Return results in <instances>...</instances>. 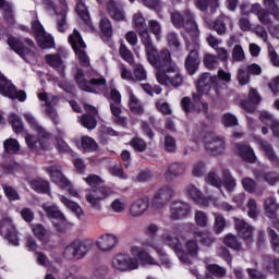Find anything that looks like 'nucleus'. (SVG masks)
Masks as SVG:
<instances>
[{
	"mask_svg": "<svg viewBox=\"0 0 279 279\" xmlns=\"http://www.w3.org/2000/svg\"><path fill=\"white\" fill-rule=\"evenodd\" d=\"M232 60L234 62H243L245 60V51L241 45H235L232 50Z\"/></svg>",
	"mask_w": 279,
	"mask_h": 279,
	"instance_id": "obj_58",
	"label": "nucleus"
},
{
	"mask_svg": "<svg viewBox=\"0 0 279 279\" xmlns=\"http://www.w3.org/2000/svg\"><path fill=\"white\" fill-rule=\"evenodd\" d=\"M161 241L165 245H168L173 250L179 260L184 265H191V257L197 258V252H199V245L197 242L195 240H187L185 243L186 251H184V244H182L180 239L175 236V230H168L162 233Z\"/></svg>",
	"mask_w": 279,
	"mask_h": 279,
	"instance_id": "obj_2",
	"label": "nucleus"
},
{
	"mask_svg": "<svg viewBox=\"0 0 279 279\" xmlns=\"http://www.w3.org/2000/svg\"><path fill=\"white\" fill-rule=\"evenodd\" d=\"M259 119L262 122H264L266 125H270L274 136H279V122L274 119V116L267 111H262Z\"/></svg>",
	"mask_w": 279,
	"mask_h": 279,
	"instance_id": "obj_33",
	"label": "nucleus"
},
{
	"mask_svg": "<svg viewBox=\"0 0 279 279\" xmlns=\"http://www.w3.org/2000/svg\"><path fill=\"white\" fill-rule=\"evenodd\" d=\"M75 82L78 84L82 90H86V93H97L99 88L106 86V78H94L89 82L84 78V72L80 69L76 70Z\"/></svg>",
	"mask_w": 279,
	"mask_h": 279,
	"instance_id": "obj_13",
	"label": "nucleus"
},
{
	"mask_svg": "<svg viewBox=\"0 0 279 279\" xmlns=\"http://www.w3.org/2000/svg\"><path fill=\"white\" fill-rule=\"evenodd\" d=\"M235 149L241 158H243V160L246 162H256V155L254 154V149H252V147L238 144L235 145Z\"/></svg>",
	"mask_w": 279,
	"mask_h": 279,
	"instance_id": "obj_34",
	"label": "nucleus"
},
{
	"mask_svg": "<svg viewBox=\"0 0 279 279\" xmlns=\"http://www.w3.org/2000/svg\"><path fill=\"white\" fill-rule=\"evenodd\" d=\"M130 145L135 149V151H145V149H147V144L141 137H133L130 141Z\"/></svg>",
	"mask_w": 279,
	"mask_h": 279,
	"instance_id": "obj_57",
	"label": "nucleus"
},
{
	"mask_svg": "<svg viewBox=\"0 0 279 279\" xmlns=\"http://www.w3.org/2000/svg\"><path fill=\"white\" fill-rule=\"evenodd\" d=\"M148 28L149 32H151V34L155 35L156 40H162V25H160V22L156 20H149Z\"/></svg>",
	"mask_w": 279,
	"mask_h": 279,
	"instance_id": "obj_45",
	"label": "nucleus"
},
{
	"mask_svg": "<svg viewBox=\"0 0 279 279\" xmlns=\"http://www.w3.org/2000/svg\"><path fill=\"white\" fill-rule=\"evenodd\" d=\"M144 47L149 64L153 65L154 69H157V71L167 73L171 66H175V63L171 61V52L169 49L158 51L153 40L144 44Z\"/></svg>",
	"mask_w": 279,
	"mask_h": 279,
	"instance_id": "obj_3",
	"label": "nucleus"
},
{
	"mask_svg": "<svg viewBox=\"0 0 279 279\" xmlns=\"http://www.w3.org/2000/svg\"><path fill=\"white\" fill-rule=\"evenodd\" d=\"M41 208L44 213H46V217H48V219H52V223L58 228V230H64V228L69 226V220H66L64 214H62L54 204L44 203L41 204Z\"/></svg>",
	"mask_w": 279,
	"mask_h": 279,
	"instance_id": "obj_11",
	"label": "nucleus"
},
{
	"mask_svg": "<svg viewBox=\"0 0 279 279\" xmlns=\"http://www.w3.org/2000/svg\"><path fill=\"white\" fill-rule=\"evenodd\" d=\"M109 210H111L112 213H125V201L121 199V198H116L111 202V204L109 205Z\"/></svg>",
	"mask_w": 279,
	"mask_h": 279,
	"instance_id": "obj_52",
	"label": "nucleus"
},
{
	"mask_svg": "<svg viewBox=\"0 0 279 279\" xmlns=\"http://www.w3.org/2000/svg\"><path fill=\"white\" fill-rule=\"evenodd\" d=\"M29 186L36 193H43V194L49 195L50 197H53L51 195V187L49 186V182H47L43 179L31 180L29 181Z\"/></svg>",
	"mask_w": 279,
	"mask_h": 279,
	"instance_id": "obj_29",
	"label": "nucleus"
},
{
	"mask_svg": "<svg viewBox=\"0 0 279 279\" xmlns=\"http://www.w3.org/2000/svg\"><path fill=\"white\" fill-rule=\"evenodd\" d=\"M257 145H259L260 149H263L269 160H271V162H274V165H277L278 167L279 159L278 156H276V153H274V148H271V145L263 140H257Z\"/></svg>",
	"mask_w": 279,
	"mask_h": 279,
	"instance_id": "obj_39",
	"label": "nucleus"
},
{
	"mask_svg": "<svg viewBox=\"0 0 279 279\" xmlns=\"http://www.w3.org/2000/svg\"><path fill=\"white\" fill-rule=\"evenodd\" d=\"M110 195H112V190H110V187L100 186L88 190L85 195V199L86 202H88L92 208H95L96 210H101V202H104V199H107V197H110Z\"/></svg>",
	"mask_w": 279,
	"mask_h": 279,
	"instance_id": "obj_10",
	"label": "nucleus"
},
{
	"mask_svg": "<svg viewBox=\"0 0 279 279\" xmlns=\"http://www.w3.org/2000/svg\"><path fill=\"white\" fill-rule=\"evenodd\" d=\"M133 24L138 33L142 45H146L147 43L151 41V35H149V29H147V24L145 23V17H143V14L135 13L133 15Z\"/></svg>",
	"mask_w": 279,
	"mask_h": 279,
	"instance_id": "obj_17",
	"label": "nucleus"
},
{
	"mask_svg": "<svg viewBox=\"0 0 279 279\" xmlns=\"http://www.w3.org/2000/svg\"><path fill=\"white\" fill-rule=\"evenodd\" d=\"M147 208H149V201L147 198H140L131 205L130 215L132 217H141L147 213Z\"/></svg>",
	"mask_w": 279,
	"mask_h": 279,
	"instance_id": "obj_28",
	"label": "nucleus"
},
{
	"mask_svg": "<svg viewBox=\"0 0 279 279\" xmlns=\"http://www.w3.org/2000/svg\"><path fill=\"white\" fill-rule=\"evenodd\" d=\"M133 73L134 82H145L147 80V71L142 64H135Z\"/></svg>",
	"mask_w": 279,
	"mask_h": 279,
	"instance_id": "obj_50",
	"label": "nucleus"
},
{
	"mask_svg": "<svg viewBox=\"0 0 279 279\" xmlns=\"http://www.w3.org/2000/svg\"><path fill=\"white\" fill-rule=\"evenodd\" d=\"M175 195V191L171 186L161 187L155 195L153 204L155 208H162L171 197Z\"/></svg>",
	"mask_w": 279,
	"mask_h": 279,
	"instance_id": "obj_22",
	"label": "nucleus"
},
{
	"mask_svg": "<svg viewBox=\"0 0 279 279\" xmlns=\"http://www.w3.org/2000/svg\"><path fill=\"white\" fill-rule=\"evenodd\" d=\"M199 68V52L192 50L185 60V69L190 75H195Z\"/></svg>",
	"mask_w": 279,
	"mask_h": 279,
	"instance_id": "obj_26",
	"label": "nucleus"
},
{
	"mask_svg": "<svg viewBox=\"0 0 279 279\" xmlns=\"http://www.w3.org/2000/svg\"><path fill=\"white\" fill-rule=\"evenodd\" d=\"M119 51H120L121 58L125 60V62H129V64H132V62H134V56L132 54V51L128 49V46H125L124 44H121Z\"/></svg>",
	"mask_w": 279,
	"mask_h": 279,
	"instance_id": "obj_62",
	"label": "nucleus"
},
{
	"mask_svg": "<svg viewBox=\"0 0 279 279\" xmlns=\"http://www.w3.org/2000/svg\"><path fill=\"white\" fill-rule=\"evenodd\" d=\"M59 199L63 204V206L74 213L78 219H82V217H84V210H82V207L77 203L66 198V196L64 195H59Z\"/></svg>",
	"mask_w": 279,
	"mask_h": 279,
	"instance_id": "obj_32",
	"label": "nucleus"
},
{
	"mask_svg": "<svg viewBox=\"0 0 279 279\" xmlns=\"http://www.w3.org/2000/svg\"><path fill=\"white\" fill-rule=\"evenodd\" d=\"M172 24L174 27H185V29L193 36L194 38H197L199 36V28L197 27V23H195V20L193 19V13L191 11L185 10L182 13L180 12H173L171 16Z\"/></svg>",
	"mask_w": 279,
	"mask_h": 279,
	"instance_id": "obj_5",
	"label": "nucleus"
},
{
	"mask_svg": "<svg viewBox=\"0 0 279 279\" xmlns=\"http://www.w3.org/2000/svg\"><path fill=\"white\" fill-rule=\"evenodd\" d=\"M225 245H228V247H231L232 250H241V243L236 241V236L233 234H227L223 240Z\"/></svg>",
	"mask_w": 279,
	"mask_h": 279,
	"instance_id": "obj_61",
	"label": "nucleus"
},
{
	"mask_svg": "<svg viewBox=\"0 0 279 279\" xmlns=\"http://www.w3.org/2000/svg\"><path fill=\"white\" fill-rule=\"evenodd\" d=\"M110 110L113 117V123L125 128L128 125V118L121 116V104H110Z\"/></svg>",
	"mask_w": 279,
	"mask_h": 279,
	"instance_id": "obj_35",
	"label": "nucleus"
},
{
	"mask_svg": "<svg viewBox=\"0 0 279 279\" xmlns=\"http://www.w3.org/2000/svg\"><path fill=\"white\" fill-rule=\"evenodd\" d=\"M223 185L229 193H233L236 189V180L230 174L229 170H222Z\"/></svg>",
	"mask_w": 279,
	"mask_h": 279,
	"instance_id": "obj_41",
	"label": "nucleus"
},
{
	"mask_svg": "<svg viewBox=\"0 0 279 279\" xmlns=\"http://www.w3.org/2000/svg\"><path fill=\"white\" fill-rule=\"evenodd\" d=\"M203 142L208 151L214 156H219L226 151V142L222 138L215 136L213 133H207L203 136Z\"/></svg>",
	"mask_w": 279,
	"mask_h": 279,
	"instance_id": "obj_16",
	"label": "nucleus"
},
{
	"mask_svg": "<svg viewBox=\"0 0 279 279\" xmlns=\"http://www.w3.org/2000/svg\"><path fill=\"white\" fill-rule=\"evenodd\" d=\"M264 267H266L268 271H276V274H279V259L266 257L264 259Z\"/></svg>",
	"mask_w": 279,
	"mask_h": 279,
	"instance_id": "obj_60",
	"label": "nucleus"
},
{
	"mask_svg": "<svg viewBox=\"0 0 279 279\" xmlns=\"http://www.w3.org/2000/svg\"><path fill=\"white\" fill-rule=\"evenodd\" d=\"M48 175L51 178L52 182L63 189L64 191H69L72 197H80V193L77 190L71 186V181L62 174V167L54 165V166H47L44 168Z\"/></svg>",
	"mask_w": 279,
	"mask_h": 279,
	"instance_id": "obj_6",
	"label": "nucleus"
},
{
	"mask_svg": "<svg viewBox=\"0 0 279 279\" xmlns=\"http://www.w3.org/2000/svg\"><path fill=\"white\" fill-rule=\"evenodd\" d=\"M186 171V166L183 163H172L170 165L168 171L165 173V179L167 182H171L173 180V177L182 175Z\"/></svg>",
	"mask_w": 279,
	"mask_h": 279,
	"instance_id": "obj_38",
	"label": "nucleus"
},
{
	"mask_svg": "<svg viewBox=\"0 0 279 279\" xmlns=\"http://www.w3.org/2000/svg\"><path fill=\"white\" fill-rule=\"evenodd\" d=\"M247 215L251 217V219H256L258 217V204L256 203V199L251 198L247 203Z\"/></svg>",
	"mask_w": 279,
	"mask_h": 279,
	"instance_id": "obj_64",
	"label": "nucleus"
},
{
	"mask_svg": "<svg viewBox=\"0 0 279 279\" xmlns=\"http://www.w3.org/2000/svg\"><path fill=\"white\" fill-rule=\"evenodd\" d=\"M3 149L7 154H17L21 151V144L16 138H8L3 142Z\"/></svg>",
	"mask_w": 279,
	"mask_h": 279,
	"instance_id": "obj_42",
	"label": "nucleus"
},
{
	"mask_svg": "<svg viewBox=\"0 0 279 279\" xmlns=\"http://www.w3.org/2000/svg\"><path fill=\"white\" fill-rule=\"evenodd\" d=\"M129 106L133 114H143L145 112V109L143 108L141 100H138V98L134 96V93L132 92H130L129 94Z\"/></svg>",
	"mask_w": 279,
	"mask_h": 279,
	"instance_id": "obj_40",
	"label": "nucleus"
},
{
	"mask_svg": "<svg viewBox=\"0 0 279 279\" xmlns=\"http://www.w3.org/2000/svg\"><path fill=\"white\" fill-rule=\"evenodd\" d=\"M84 109L86 114H83L80 120L82 126L87 130H95V128H97V108L90 105H85Z\"/></svg>",
	"mask_w": 279,
	"mask_h": 279,
	"instance_id": "obj_20",
	"label": "nucleus"
},
{
	"mask_svg": "<svg viewBox=\"0 0 279 279\" xmlns=\"http://www.w3.org/2000/svg\"><path fill=\"white\" fill-rule=\"evenodd\" d=\"M99 26H100V31L102 32L104 36H107V38L112 37V24H110V20L101 19Z\"/></svg>",
	"mask_w": 279,
	"mask_h": 279,
	"instance_id": "obj_56",
	"label": "nucleus"
},
{
	"mask_svg": "<svg viewBox=\"0 0 279 279\" xmlns=\"http://www.w3.org/2000/svg\"><path fill=\"white\" fill-rule=\"evenodd\" d=\"M194 221L199 228L208 227V215L203 210H196L194 213Z\"/></svg>",
	"mask_w": 279,
	"mask_h": 279,
	"instance_id": "obj_48",
	"label": "nucleus"
},
{
	"mask_svg": "<svg viewBox=\"0 0 279 279\" xmlns=\"http://www.w3.org/2000/svg\"><path fill=\"white\" fill-rule=\"evenodd\" d=\"M265 214L269 219H276V215L279 210V205L276 203V198L270 196L264 202Z\"/></svg>",
	"mask_w": 279,
	"mask_h": 279,
	"instance_id": "obj_36",
	"label": "nucleus"
},
{
	"mask_svg": "<svg viewBox=\"0 0 279 279\" xmlns=\"http://www.w3.org/2000/svg\"><path fill=\"white\" fill-rule=\"evenodd\" d=\"M156 80L161 86H169V84H171V86H182V82H184L178 65H171L167 72L157 71Z\"/></svg>",
	"mask_w": 279,
	"mask_h": 279,
	"instance_id": "obj_7",
	"label": "nucleus"
},
{
	"mask_svg": "<svg viewBox=\"0 0 279 279\" xmlns=\"http://www.w3.org/2000/svg\"><path fill=\"white\" fill-rule=\"evenodd\" d=\"M264 5L275 19H279V9L275 0H264Z\"/></svg>",
	"mask_w": 279,
	"mask_h": 279,
	"instance_id": "obj_63",
	"label": "nucleus"
},
{
	"mask_svg": "<svg viewBox=\"0 0 279 279\" xmlns=\"http://www.w3.org/2000/svg\"><path fill=\"white\" fill-rule=\"evenodd\" d=\"M38 99L45 102L47 114H49L52 121H56L58 119V113H56L53 106L58 104V97L44 92L38 94Z\"/></svg>",
	"mask_w": 279,
	"mask_h": 279,
	"instance_id": "obj_21",
	"label": "nucleus"
},
{
	"mask_svg": "<svg viewBox=\"0 0 279 279\" xmlns=\"http://www.w3.org/2000/svg\"><path fill=\"white\" fill-rule=\"evenodd\" d=\"M69 43L77 56L81 64L83 66H88L90 64V59L88 58V54H86V44L84 43V39H82V34L77 29L73 31V34L69 37Z\"/></svg>",
	"mask_w": 279,
	"mask_h": 279,
	"instance_id": "obj_9",
	"label": "nucleus"
},
{
	"mask_svg": "<svg viewBox=\"0 0 279 279\" xmlns=\"http://www.w3.org/2000/svg\"><path fill=\"white\" fill-rule=\"evenodd\" d=\"M36 38L41 49L53 47V37H51V35L47 34L46 32L40 33Z\"/></svg>",
	"mask_w": 279,
	"mask_h": 279,
	"instance_id": "obj_43",
	"label": "nucleus"
},
{
	"mask_svg": "<svg viewBox=\"0 0 279 279\" xmlns=\"http://www.w3.org/2000/svg\"><path fill=\"white\" fill-rule=\"evenodd\" d=\"M207 271L209 274H211V276H215L216 278H223V276H226V268H223L217 264L208 265Z\"/></svg>",
	"mask_w": 279,
	"mask_h": 279,
	"instance_id": "obj_53",
	"label": "nucleus"
},
{
	"mask_svg": "<svg viewBox=\"0 0 279 279\" xmlns=\"http://www.w3.org/2000/svg\"><path fill=\"white\" fill-rule=\"evenodd\" d=\"M45 60L47 64L56 69L60 75H64V62L59 54H46Z\"/></svg>",
	"mask_w": 279,
	"mask_h": 279,
	"instance_id": "obj_31",
	"label": "nucleus"
},
{
	"mask_svg": "<svg viewBox=\"0 0 279 279\" xmlns=\"http://www.w3.org/2000/svg\"><path fill=\"white\" fill-rule=\"evenodd\" d=\"M111 265L118 271H132L138 269V265H158V262L142 247L133 246L131 256L118 254L112 258Z\"/></svg>",
	"mask_w": 279,
	"mask_h": 279,
	"instance_id": "obj_1",
	"label": "nucleus"
},
{
	"mask_svg": "<svg viewBox=\"0 0 279 279\" xmlns=\"http://www.w3.org/2000/svg\"><path fill=\"white\" fill-rule=\"evenodd\" d=\"M187 195L197 204L198 206H209L210 198L204 197V194L199 189H197L195 185H187L186 187Z\"/></svg>",
	"mask_w": 279,
	"mask_h": 279,
	"instance_id": "obj_24",
	"label": "nucleus"
},
{
	"mask_svg": "<svg viewBox=\"0 0 279 279\" xmlns=\"http://www.w3.org/2000/svg\"><path fill=\"white\" fill-rule=\"evenodd\" d=\"M57 28L59 32H66V7H63V10L60 14L57 15Z\"/></svg>",
	"mask_w": 279,
	"mask_h": 279,
	"instance_id": "obj_51",
	"label": "nucleus"
},
{
	"mask_svg": "<svg viewBox=\"0 0 279 279\" xmlns=\"http://www.w3.org/2000/svg\"><path fill=\"white\" fill-rule=\"evenodd\" d=\"M257 104H260V95H258L256 89L251 88L248 92V99L243 100L241 106L246 112H254V108Z\"/></svg>",
	"mask_w": 279,
	"mask_h": 279,
	"instance_id": "obj_27",
	"label": "nucleus"
},
{
	"mask_svg": "<svg viewBox=\"0 0 279 279\" xmlns=\"http://www.w3.org/2000/svg\"><path fill=\"white\" fill-rule=\"evenodd\" d=\"M90 247L86 242L75 241L65 247L63 252L64 258L68 260H73V258H84L88 254Z\"/></svg>",
	"mask_w": 279,
	"mask_h": 279,
	"instance_id": "obj_14",
	"label": "nucleus"
},
{
	"mask_svg": "<svg viewBox=\"0 0 279 279\" xmlns=\"http://www.w3.org/2000/svg\"><path fill=\"white\" fill-rule=\"evenodd\" d=\"M0 234L4 236L15 247L20 245L19 236L16 235V228L12 221H1L0 222Z\"/></svg>",
	"mask_w": 279,
	"mask_h": 279,
	"instance_id": "obj_18",
	"label": "nucleus"
},
{
	"mask_svg": "<svg viewBox=\"0 0 279 279\" xmlns=\"http://www.w3.org/2000/svg\"><path fill=\"white\" fill-rule=\"evenodd\" d=\"M251 12L253 14H256L259 23H262V25H270L271 24V20L269 19V13H267L265 11V9H263V7H260V4H253L251 8Z\"/></svg>",
	"mask_w": 279,
	"mask_h": 279,
	"instance_id": "obj_37",
	"label": "nucleus"
},
{
	"mask_svg": "<svg viewBox=\"0 0 279 279\" xmlns=\"http://www.w3.org/2000/svg\"><path fill=\"white\" fill-rule=\"evenodd\" d=\"M196 8L201 10V12H206L208 8L215 10L219 8V0H196Z\"/></svg>",
	"mask_w": 279,
	"mask_h": 279,
	"instance_id": "obj_46",
	"label": "nucleus"
},
{
	"mask_svg": "<svg viewBox=\"0 0 279 279\" xmlns=\"http://www.w3.org/2000/svg\"><path fill=\"white\" fill-rule=\"evenodd\" d=\"M191 211V205L182 202H174L170 209L171 219H181V217H186Z\"/></svg>",
	"mask_w": 279,
	"mask_h": 279,
	"instance_id": "obj_25",
	"label": "nucleus"
},
{
	"mask_svg": "<svg viewBox=\"0 0 279 279\" xmlns=\"http://www.w3.org/2000/svg\"><path fill=\"white\" fill-rule=\"evenodd\" d=\"M0 95L9 97V99H17V101H25L27 94L24 90H16V87L8 78L0 80Z\"/></svg>",
	"mask_w": 279,
	"mask_h": 279,
	"instance_id": "obj_15",
	"label": "nucleus"
},
{
	"mask_svg": "<svg viewBox=\"0 0 279 279\" xmlns=\"http://www.w3.org/2000/svg\"><path fill=\"white\" fill-rule=\"evenodd\" d=\"M76 12H77L78 16H81V19H83V21L85 23H88V21L90 20V16L88 15V9L84 4V2H82V1L77 2Z\"/></svg>",
	"mask_w": 279,
	"mask_h": 279,
	"instance_id": "obj_59",
	"label": "nucleus"
},
{
	"mask_svg": "<svg viewBox=\"0 0 279 279\" xmlns=\"http://www.w3.org/2000/svg\"><path fill=\"white\" fill-rule=\"evenodd\" d=\"M2 189L5 197H8L10 202H17L21 199V195H19V192L12 185L5 184L2 186Z\"/></svg>",
	"mask_w": 279,
	"mask_h": 279,
	"instance_id": "obj_49",
	"label": "nucleus"
},
{
	"mask_svg": "<svg viewBox=\"0 0 279 279\" xmlns=\"http://www.w3.org/2000/svg\"><path fill=\"white\" fill-rule=\"evenodd\" d=\"M119 244V238L116 234L107 233L100 235L96 241V247L100 250V252H110L117 247Z\"/></svg>",
	"mask_w": 279,
	"mask_h": 279,
	"instance_id": "obj_19",
	"label": "nucleus"
},
{
	"mask_svg": "<svg viewBox=\"0 0 279 279\" xmlns=\"http://www.w3.org/2000/svg\"><path fill=\"white\" fill-rule=\"evenodd\" d=\"M8 45L17 56L23 58L25 62H36V46H34V41L27 39V46H25L22 40L15 37H9Z\"/></svg>",
	"mask_w": 279,
	"mask_h": 279,
	"instance_id": "obj_4",
	"label": "nucleus"
},
{
	"mask_svg": "<svg viewBox=\"0 0 279 279\" xmlns=\"http://www.w3.org/2000/svg\"><path fill=\"white\" fill-rule=\"evenodd\" d=\"M81 145H82V149L83 151L86 153H90V151H97V142H95V140H93V137L89 136H83L81 138Z\"/></svg>",
	"mask_w": 279,
	"mask_h": 279,
	"instance_id": "obj_44",
	"label": "nucleus"
},
{
	"mask_svg": "<svg viewBox=\"0 0 279 279\" xmlns=\"http://www.w3.org/2000/svg\"><path fill=\"white\" fill-rule=\"evenodd\" d=\"M25 143L27 145V147H29V149H38V145L40 147V136L38 135V138H36V136L29 134V133H25Z\"/></svg>",
	"mask_w": 279,
	"mask_h": 279,
	"instance_id": "obj_55",
	"label": "nucleus"
},
{
	"mask_svg": "<svg viewBox=\"0 0 279 279\" xmlns=\"http://www.w3.org/2000/svg\"><path fill=\"white\" fill-rule=\"evenodd\" d=\"M24 119L28 122L34 132H36L37 136H39L40 149H49V147H51V143H49L51 134L36 121V118H34L32 113H24Z\"/></svg>",
	"mask_w": 279,
	"mask_h": 279,
	"instance_id": "obj_12",
	"label": "nucleus"
},
{
	"mask_svg": "<svg viewBox=\"0 0 279 279\" xmlns=\"http://www.w3.org/2000/svg\"><path fill=\"white\" fill-rule=\"evenodd\" d=\"M10 123L12 125V130L15 134H22L25 131V126L23 124V120L16 114H11Z\"/></svg>",
	"mask_w": 279,
	"mask_h": 279,
	"instance_id": "obj_47",
	"label": "nucleus"
},
{
	"mask_svg": "<svg viewBox=\"0 0 279 279\" xmlns=\"http://www.w3.org/2000/svg\"><path fill=\"white\" fill-rule=\"evenodd\" d=\"M145 247H151V250L156 252L160 258L162 267H166L167 269L171 268V259H169V255H167V252H165V248H162V244H160L159 241L150 240L146 242Z\"/></svg>",
	"mask_w": 279,
	"mask_h": 279,
	"instance_id": "obj_23",
	"label": "nucleus"
},
{
	"mask_svg": "<svg viewBox=\"0 0 279 279\" xmlns=\"http://www.w3.org/2000/svg\"><path fill=\"white\" fill-rule=\"evenodd\" d=\"M215 217V232L216 234H221L223 230H226V218H223L220 214H214Z\"/></svg>",
	"mask_w": 279,
	"mask_h": 279,
	"instance_id": "obj_54",
	"label": "nucleus"
},
{
	"mask_svg": "<svg viewBox=\"0 0 279 279\" xmlns=\"http://www.w3.org/2000/svg\"><path fill=\"white\" fill-rule=\"evenodd\" d=\"M234 223L235 230H238V234H240L242 239H245L246 241L252 239V232H254L252 226L239 218H235Z\"/></svg>",
	"mask_w": 279,
	"mask_h": 279,
	"instance_id": "obj_30",
	"label": "nucleus"
},
{
	"mask_svg": "<svg viewBox=\"0 0 279 279\" xmlns=\"http://www.w3.org/2000/svg\"><path fill=\"white\" fill-rule=\"evenodd\" d=\"M210 84L211 86H218L219 78L217 75H210V73H203L197 83H196V93L192 95L194 101H199L204 95H208L210 93Z\"/></svg>",
	"mask_w": 279,
	"mask_h": 279,
	"instance_id": "obj_8",
	"label": "nucleus"
}]
</instances>
